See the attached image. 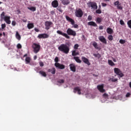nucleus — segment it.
Listing matches in <instances>:
<instances>
[{"mask_svg":"<svg viewBox=\"0 0 131 131\" xmlns=\"http://www.w3.org/2000/svg\"><path fill=\"white\" fill-rule=\"evenodd\" d=\"M57 33L58 34H60V35H62L64 37H66V38H67V39H70V36L69 35L76 36V32L70 28L68 29V30H67V34L66 33H63L60 30L57 31Z\"/></svg>","mask_w":131,"mask_h":131,"instance_id":"obj_1","label":"nucleus"},{"mask_svg":"<svg viewBox=\"0 0 131 131\" xmlns=\"http://www.w3.org/2000/svg\"><path fill=\"white\" fill-rule=\"evenodd\" d=\"M58 49L60 52H62L64 54H69V51H70V48H69V46L66 45V44H61L60 46L58 48Z\"/></svg>","mask_w":131,"mask_h":131,"instance_id":"obj_2","label":"nucleus"},{"mask_svg":"<svg viewBox=\"0 0 131 131\" xmlns=\"http://www.w3.org/2000/svg\"><path fill=\"white\" fill-rule=\"evenodd\" d=\"M5 15H6V13H5V12H3L1 15L0 17L1 18V19L4 20V21L7 24H11V20L10 19H11V17L10 16H5Z\"/></svg>","mask_w":131,"mask_h":131,"instance_id":"obj_3","label":"nucleus"},{"mask_svg":"<svg viewBox=\"0 0 131 131\" xmlns=\"http://www.w3.org/2000/svg\"><path fill=\"white\" fill-rule=\"evenodd\" d=\"M88 7L89 8H92L94 10H97L98 9V5L96 2H89L87 3Z\"/></svg>","mask_w":131,"mask_h":131,"instance_id":"obj_4","label":"nucleus"},{"mask_svg":"<svg viewBox=\"0 0 131 131\" xmlns=\"http://www.w3.org/2000/svg\"><path fill=\"white\" fill-rule=\"evenodd\" d=\"M32 48L34 50V53L37 54L40 50V45L36 43H34L32 45Z\"/></svg>","mask_w":131,"mask_h":131,"instance_id":"obj_5","label":"nucleus"},{"mask_svg":"<svg viewBox=\"0 0 131 131\" xmlns=\"http://www.w3.org/2000/svg\"><path fill=\"white\" fill-rule=\"evenodd\" d=\"M114 73L115 74H117L119 77H123V76H124V74L122 73V72L117 68H114Z\"/></svg>","mask_w":131,"mask_h":131,"instance_id":"obj_6","label":"nucleus"},{"mask_svg":"<svg viewBox=\"0 0 131 131\" xmlns=\"http://www.w3.org/2000/svg\"><path fill=\"white\" fill-rule=\"evenodd\" d=\"M75 14L76 17H77L78 18H81V17L83 16V12H82V10L80 8L76 11Z\"/></svg>","mask_w":131,"mask_h":131,"instance_id":"obj_7","label":"nucleus"},{"mask_svg":"<svg viewBox=\"0 0 131 131\" xmlns=\"http://www.w3.org/2000/svg\"><path fill=\"white\" fill-rule=\"evenodd\" d=\"M27 56H28V54H26L24 55V57H23L24 58H25V57H26L25 59L26 64H30V65H31L30 62H31V58Z\"/></svg>","mask_w":131,"mask_h":131,"instance_id":"obj_8","label":"nucleus"},{"mask_svg":"<svg viewBox=\"0 0 131 131\" xmlns=\"http://www.w3.org/2000/svg\"><path fill=\"white\" fill-rule=\"evenodd\" d=\"M97 90H98L100 93H105V92H106V90L104 89V84L97 85Z\"/></svg>","mask_w":131,"mask_h":131,"instance_id":"obj_9","label":"nucleus"},{"mask_svg":"<svg viewBox=\"0 0 131 131\" xmlns=\"http://www.w3.org/2000/svg\"><path fill=\"white\" fill-rule=\"evenodd\" d=\"M81 60L82 62H83V63H85V64H86L87 65H88V66H90V65H91V62H90V60L85 57L82 56L81 57Z\"/></svg>","mask_w":131,"mask_h":131,"instance_id":"obj_10","label":"nucleus"},{"mask_svg":"<svg viewBox=\"0 0 131 131\" xmlns=\"http://www.w3.org/2000/svg\"><path fill=\"white\" fill-rule=\"evenodd\" d=\"M114 6H117V9H118V10H122V7L121 6V4L119 3V1H117L116 2H115L114 3Z\"/></svg>","mask_w":131,"mask_h":131,"instance_id":"obj_11","label":"nucleus"},{"mask_svg":"<svg viewBox=\"0 0 131 131\" xmlns=\"http://www.w3.org/2000/svg\"><path fill=\"white\" fill-rule=\"evenodd\" d=\"M66 19L67 21H68L72 25H74V24H75V21L68 15L66 16Z\"/></svg>","mask_w":131,"mask_h":131,"instance_id":"obj_12","label":"nucleus"},{"mask_svg":"<svg viewBox=\"0 0 131 131\" xmlns=\"http://www.w3.org/2000/svg\"><path fill=\"white\" fill-rule=\"evenodd\" d=\"M98 39L102 42L103 43H104V45H107V40H106V38L104 37V36H100L98 37Z\"/></svg>","mask_w":131,"mask_h":131,"instance_id":"obj_13","label":"nucleus"},{"mask_svg":"<svg viewBox=\"0 0 131 131\" xmlns=\"http://www.w3.org/2000/svg\"><path fill=\"white\" fill-rule=\"evenodd\" d=\"M54 66L56 68H58V69H65V66L64 64H61L59 63H55Z\"/></svg>","mask_w":131,"mask_h":131,"instance_id":"obj_14","label":"nucleus"},{"mask_svg":"<svg viewBox=\"0 0 131 131\" xmlns=\"http://www.w3.org/2000/svg\"><path fill=\"white\" fill-rule=\"evenodd\" d=\"M49 35L47 34L43 33V34H39L38 35V38H49Z\"/></svg>","mask_w":131,"mask_h":131,"instance_id":"obj_15","label":"nucleus"},{"mask_svg":"<svg viewBox=\"0 0 131 131\" xmlns=\"http://www.w3.org/2000/svg\"><path fill=\"white\" fill-rule=\"evenodd\" d=\"M73 92L75 94L77 92L78 95H81V89H80V87L77 86L74 88Z\"/></svg>","mask_w":131,"mask_h":131,"instance_id":"obj_16","label":"nucleus"},{"mask_svg":"<svg viewBox=\"0 0 131 131\" xmlns=\"http://www.w3.org/2000/svg\"><path fill=\"white\" fill-rule=\"evenodd\" d=\"M70 69L73 72H75L76 71V67H75V64L74 63H71L70 64Z\"/></svg>","mask_w":131,"mask_h":131,"instance_id":"obj_17","label":"nucleus"},{"mask_svg":"<svg viewBox=\"0 0 131 131\" xmlns=\"http://www.w3.org/2000/svg\"><path fill=\"white\" fill-rule=\"evenodd\" d=\"M52 24H53L52 21H46L45 23L46 29H47V30H49Z\"/></svg>","mask_w":131,"mask_h":131,"instance_id":"obj_18","label":"nucleus"},{"mask_svg":"<svg viewBox=\"0 0 131 131\" xmlns=\"http://www.w3.org/2000/svg\"><path fill=\"white\" fill-rule=\"evenodd\" d=\"M52 6L53 8H57L59 6V3L58 1L54 0L52 2Z\"/></svg>","mask_w":131,"mask_h":131,"instance_id":"obj_19","label":"nucleus"},{"mask_svg":"<svg viewBox=\"0 0 131 131\" xmlns=\"http://www.w3.org/2000/svg\"><path fill=\"white\" fill-rule=\"evenodd\" d=\"M60 2L64 6L69 5V4H70V1L69 0H60Z\"/></svg>","mask_w":131,"mask_h":131,"instance_id":"obj_20","label":"nucleus"},{"mask_svg":"<svg viewBox=\"0 0 131 131\" xmlns=\"http://www.w3.org/2000/svg\"><path fill=\"white\" fill-rule=\"evenodd\" d=\"M48 72H51V74H56V69H55V68L49 69H48Z\"/></svg>","mask_w":131,"mask_h":131,"instance_id":"obj_21","label":"nucleus"},{"mask_svg":"<svg viewBox=\"0 0 131 131\" xmlns=\"http://www.w3.org/2000/svg\"><path fill=\"white\" fill-rule=\"evenodd\" d=\"M88 25L90 26H93L94 27H97L98 25L95 23V21H90L88 23Z\"/></svg>","mask_w":131,"mask_h":131,"instance_id":"obj_22","label":"nucleus"},{"mask_svg":"<svg viewBox=\"0 0 131 131\" xmlns=\"http://www.w3.org/2000/svg\"><path fill=\"white\" fill-rule=\"evenodd\" d=\"M27 27L28 29H32L34 27V24L33 23H29L27 25Z\"/></svg>","mask_w":131,"mask_h":131,"instance_id":"obj_23","label":"nucleus"},{"mask_svg":"<svg viewBox=\"0 0 131 131\" xmlns=\"http://www.w3.org/2000/svg\"><path fill=\"white\" fill-rule=\"evenodd\" d=\"M74 60H75L77 63H81V60L79 59V57L78 56H74L73 57Z\"/></svg>","mask_w":131,"mask_h":131,"instance_id":"obj_24","label":"nucleus"},{"mask_svg":"<svg viewBox=\"0 0 131 131\" xmlns=\"http://www.w3.org/2000/svg\"><path fill=\"white\" fill-rule=\"evenodd\" d=\"M106 32L108 34H112V33H113V30H112V29L111 28H107L106 29Z\"/></svg>","mask_w":131,"mask_h":131,"instance_id":"obj_25","label":"nucleus"},{"mask_svg":"<svg viewBox=\"0 0 131 131\" xmlns=\"http://www.w3.org/2000/svg\"><path fill=\"white\" fill-rule=\"evenodd\" d=\"M111 80L112 82H116V81H118V79L115 78L114 77L109 78L108 81H110Z\"/></svg>","mask_w":131,"mask_h":131,"instance_id":"obj_26","label":"nucleus"},{"mask_svg":"<svg viewBox=\"0 0 131 131\" xmlns=\"http://www.w3.org/2000/svg\"><path fill=\"white\" fill-rule=\"evenodd\" d=\"M39 74H41L42 76H43V77H47V73L46 72L42 71H40L39 72Z\"/></svg>","mask_w":131,"mask_h":131,"instance_id":"obj_27","label":"nucleus"},{"mask_svg":"<svg viewBox=\"0 0 131 131\" xmlns=\"http://www.w3.org/2000/svg\"><path fill=\"white\" fill-rule=\"evenodd\" d=\"M93 46L95 48V49H96L97 50H99V47H98V43L97 42H93Z\"/></svg>","mask_w":131,"mask_h":131,"instance_id":"obj_28","label":"nucleus"},{"mask_svg":"<svg viewBox=\"0 0 131 131\" xmlns=\"http://www.w3.org/2000/svg\"><path fill=\"white\" fill-rule=\"evenodd\" d=\"M28 10L32 11V12H35L36 11V8L35 7H28Z\"/></svg>","mask_w":131,"mask_h":131,"instance_id":"obj_29","label":"nucleus"},{"mask_svg":"<svg viewBox=\"0 0 131 131\" xmlns=\"http://www.w3.org/2000/svg\"><path fill=\"white\" fill-rule=\"evenodd\" d=\"M15 36L17 39H18V40H20V39H21V36L20 35V34H19V32H16Z\"/></svg>","mask_w":131,"mask_h":131,"instance_id":"obj_30","label":"nucleus"},{"mask_svg":"<svg viewBox=\"0 0 131 131\" xmlns=\"http://www.w3.org/2000/svg\"><path fill=\"white\" fill-rule=\"evenodd\" d=\"M102 20L103 19H102V18L97 17L96 18V23H98V24H100V23H101V22H102Z\"/></svg>","mask_w":131,"mask_h":131,"instance_id":"obj_31","label":"nucleus"},{"mask_svg":"<svg viewBox=\"0 0 131 131\" xmlns=\"http://www.w3.org/2000/svg\"><path fill=\"white\" fill-rule=\"evenodd\" d=\"M93 56L96 58H98V59H100V58H101V54H100V53L93 54Z\"/></svg>","mask_w":131,"mask_h":131,"instance_id":"obj_32","label":"nucleus"},{"mask_svg":"<svg viewBox=\"0 0 131 131\" xmlns=\"http://www.w3.org/2000/svg\"><path fill=\"white\" fill-rule=\"evenodd\" d=\"M108 63L111 66H114L115 65V63H114L111 60H108Z\"/></svg>","mask_w":131,"mask_h":131,"instance_id":"obj_33","label":"nucleus"},{"mask_svg":"<svg viewBox=\"0 0 131 131\" xmlns=\"http://www.w3.org/2000/svg\"><path fill=\"white\" fill-rule=\"evenodd\" d=\"M78 55V53L76 52V51L74 50L72 53V56H73L74 57L75 56H77Z\"/></svg>","mask_w":131,"mask_h":131,"instance_id":"obj_34","label":"nucleus"},{"mask_svg":"<svg viewBox=\"0 0 131 131\" xmlns=\"http://www.w3.org/2000/svg\"><path fill=\"white\" fill-rule=\"evenodd\" d=\"M128 27L131 29V19L129 20L127 23Z\"/></svg>","mask_w":131,"mask_h":131,"instance_id":"obj_35","label":"nucleus"},{"mask_svg":"<svg viewBox=\"0 0 131 131\" xmlns=\"http://www.w3.org/2000/svg\"><path fill=\"white\" fill-rule=\"evenodd\" d=\"M108 39L110 41L113 40V36H112V35H110L108 36Z\"/></svg>","mask_w":131,"mask_h":131,"instance_id":"obj_36","label":"nucleus"},{"mask_svg":"<svg viewBox=\"0 0 131 131\" xmlns=\"http://www.w3.org/2000/svg\"><path fill=\"white\" fill-rule=\"evenodd\" d=\"M102 97H103V98H104V99H108V96L106 93H104L103 94Z\"/></svg>","mask_w":131,"mask_h":131,"instance_id":"obj_37","label":"nucleus"},{"mask_svg":"<svg viewBox=\"0 0 131 131\" xmlns=\"http://www.w3.org/2000/svg\"><path fill=\"white\" fill-rule=\"evenodd\" d=\"M57 82L58 83H64V82H65V81L63 79H60L57 81Z\"/></svg>","mask_w":131,"mask_h":131,"instance_id":"obj_38","label":"nucleus"},{"mask_svg":"<svg viewBox=\"0 0 131 131\" xmlns=\"http://www.w3.org/2000/svg\"><path fill=\"white\" fill-rule=\"evenodd\" d=\"M96 14H101L102 13V10L101 9H97L96 11Z\"/></svg>","mask_w":131,"mask_h":131,"instance_id":"obj_39","label":"nucleus"},{"mask_svg":"<svg viewBox=\"0 0 131 131\" xmlns=\"http://www.w3.org/2000/svg\"><path fill=\"white\" fill-rule=\"evenodd\" d=\"M119 42L120 43H121V45H123L125 42V40L120 39Z\"/></svg>","mask_w":131,"mask_h":131,"instance_id":"obj_40","label":"nucleus"},{"mask_svg":"<svg viewBox=\"0 0 131 131\" xmlns=\"http://www.w3.org/2000/svg\"><path fill=\"white\" fill-rule=\"evenodd\" d=\"M79 47V45L78 44H75L74 47V49L75 50H77L78 49V47Z\"/></svg>","mask_w":131,"mask_h":131,"instance_id":"obj_41","label":"nucleus"},{"mask_svg":"<svg viewBox=\"0 0 131 131\" xmlns=\"http://www.w3.org/2000/svg\"><path fill=\"white\" fill-rule=\"evenodd\" d=\"M93 19V17L91 16V15H89L88 17V21H92Z\"/></svg>","mask_w":131,"mask_h":131,"instance_id":"obj_42","label":"nucleus"},{"mask_svg":"<svg viewBox=\"0 0 131 131\" xmlns=\"http://www.w3.org/2000/svg\"><path fill=\"white\" fill-rule=\"evenodd\" d=\"M54 61L56 63H58V62H59V57L56 56L54 59Z\"/></svg>","mask_w":131,"mask_h":131,"instance_id":"obj_43","label":"nucleus"},{"mask_svg":"<svg viewBox=\"0 0 131 131\" xmlns=\"http://www.w3.org/2000/svg\"><path fill=\"white\" fill-rule=\"evenodd\" d=\"M57 10H58V11H59V12H60V13H63V10H62V9H61V8L58 7L57 8Z\"/></svg>","mask_w":131,"mask_h":131,"instance_id":"obj_44","label":"nucleus"},{"mask_svg":"<svg viewBox=\"0 0 131 131\" xmlns=\"http://www.w3.org/2000/svg\"><path fill=\"white\" fill-rule=\"evenodd\" d=\"M6 24H2V25H1L2 29H5V28H6Z\"/></svg>","mask_w":131,"mask_h":131,"instance_id":"obj_45","label":"nucleus"},{"mask_svg":"<svg viewBox=\"0 0 131 131\" xmlns=\"http://www.w3.org/2000/svg\"><path fill=\"white\" fill-rule=\"evenodd\" d=\"M120 24H121V25H122L123 26H124V21H123L122 19H121L120 20Z\"/></svg>","mask_w":131,"mask_h":131,"instance_id":"obj_46","label":"nucleus"},{"mask_svg":"<svg viewBox=\"0 0 131 131\" xmlns=\"http://www.w3.org/2000/svg\"><path fill=\"white\" fill-rule=\"evenodd\" d=\"M17 49H21L22 48V46L21 45V44L18 43L17 45Z\"/></svg>","mask_w":131,"mask_h":131,"instance_id":"obj_47","label":"nucleus"},{"mask_svg":"<svg viewBox=\"0 0 131 131\" xmlns=\"http://www.w3.org/2000/svg\"><path fill=\"white\" fill-rule=\"evenodd\" d=\"M73 25L74 28H78V25L77 24H74V25Z\"/></svg>","mask_w":131,"mask_h":131,"instance_id":"obj_48","label":"nucleus"},{"mask_svg":"<svg viewBox=\"0 0 131 131\" xmlns=\"http://www.w3.org/2000/svg\"><path fill=\"white\" fill-rule=\"evenodd\" d=\"M39 65H40V67H43V66H44L43 62L42 61L40 62Z\"/></svg>","mask_w":131,"mask_h":131,"instance_id":"obj_49","label":"nucleus"},{"mask_svg":"<svg viewBox=\"0 0 131 131\" xmlns=\"http://www.w3.org/2000/svg\"><path fill=\"white\" fill-rule=\"evenodd\" d=\"M12 26H15L16 25V21H12Z\"/></svg>","mask_w":131,"mask_h":131,"instance_id":"obj_50","label":"nucleus"},{"mask_svg":"<svg viewBox=\"0 0 131 131\" xmlns=\"http://www.w3.org/2000/svg\"><path fill=\"white\" fill-rule=\"evenodd\" d=\"M99 29L100 30H102V29H104V27H103V26H99Z\"/></svg>","mask_w":131,"mask_h":131,"instance_id":"obj_51","label":"nucleus"},{"mask_svg":"<svg viewBox=\"0 0 131 131\" xmlns=\"http://www.w3.org/2000/svg\"><path fill=\"white\" fill-rule=\"evenodd\" d=\"M129 96H130V93H127L126 94V98H128V97H129Z\"/></svg>","mask_w":131,"mask_h":131,"instance_id":"obj_52","label":"nucleus"},{"mask_svg":"<svg viewBox=\"0 0 131 131\" xmlns=\"http://www.w3.org/2000/svg\"><path fill=\"white\" fill-rule=\"evenodd\" d=\"M101 5H102V7L107 6V4H106V3H101Z\"/></svg>","mask_w":131,"mask_h":131,"instance_id":"obj_53","label":"nucleus"},{"mask_svg":"<svg viewBox=\"0 0 131 131\" xmlns=\"http://www.w3.org/2000/svg\"><path fill=\"white\" fill-rule=\"evenodd\" d=\"M34 30L36 31V32H39V30L36 28H35Z\"/></svg>","mask_w":131,"mask_h":131,"instance_id":"obj_54","label":"nucleus"},{"mask_svg":"<svg viewBox=\"0 0 131 131\" xmlns=\"http://www.w3.org/2000/svg\"><path fill=\"white\" fill-rule=\"evenodd\" d=\"M23 21L24 23H26L27 22V19H23Z\"/></svg>","mask_w":131,"mask_h":131,"instance_id":"obj_55","label":"nucleus"},{"mask_svg":"<svg viewBox=\"0 0 131 131\" xmlns=\"http://www.w3.org/2000/svg\"><path fill=\"white\" fill-rule=\"evenodd\" d=\"M37 59V56L36 55L34 56V60H36Z\"/></svg>","mask_w":131,"mask_h":131,"instance_id":"obj_56","label":"nucleus"},{"mask_svg":"<svg viewBox=\"0 0 131 131\" xmlns=\"http://www.w3.org/2000/svg\"><path fill=\"white\" fill-rule=\"evenodd\" d=\"M101 5H99V6H98V10H101Z\"/></svg>","mask_w":131,"mask_h":131,"instance_id":"obj_57","label":"nucleus"},{"mask_svg":"<svg viewBox=\"0 0 131 131\" xmlns=\"http://www.w3.org/2000/svg\"><path fill=\"white\" fill-rule=\"evenodd\" d=\"M104 2H110V0H103Z\"/></svg>","mask_w":131,"mask_h":131,"instance_id":"obj_58","label":"nucleus"},{"mask_svg":"<svg viewBox=\"0 0 131 131\" xmlns=\"http://www.w3.org/2000/svg\"><path fill=\"white\" fill-rule=\"evenodd\" d=\"M3 35H4V36H6V33H5V32H3Z\"/></svg>","mask_w":131,"mask_h":131,"instance_id":"obj_59","label":"nucleus"},{"mask_svg":"<svg viewBox=\"0 0 131 131\" xmlns=\"http://www.w3.org/2000/svg\"><path fill=\"white\" fill-rule=\"evenodd\" d=\"M3 36V34L0 33V37Z\"/></svg>","mask_w":131,"mask_h":131,"instance_id":"obj_60","label":"nucleus"},{"mask_svg":"<svg viewBox=\"0 0 131 131\" xmlns=\"http://www.w3.org/2000/svg\"><path fill=\"white\" fill-rule=\"evenodd\" d=\"M114 62H116V60H115V59L113 60Z\"/></svg>","mask_w":131,"mask_h":131,"instance_id":"obj_61","label":"nucleus"},{"mask_svg":"<svg viewBox=\"0 0 131 131\" xmlns=\"http://www.w3.org/2000/svg\"><path fill=\"white\" fill-rule=\"evenodd\" d=\"M1 4H3V3L0 2V5H1Z\"/></svg>","mask_w":131,"mask_h":131,"instance_id":"obj_62","label":"nucleus"}]
</instances>
